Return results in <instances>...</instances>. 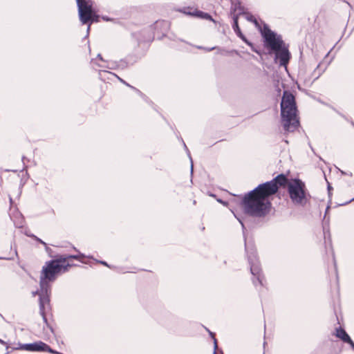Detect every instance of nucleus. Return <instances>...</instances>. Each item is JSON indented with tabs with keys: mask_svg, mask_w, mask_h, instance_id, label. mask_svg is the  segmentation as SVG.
I'll list each match as a JSON object with an SVG mask.
<instances>
[{
	"mask_svg": "<svg viewBox=\"0 0 354 354\" xmlns=\"http://www.w3.org/2000/svg\"><path fill=\"white\" fill-rule=\"evenodd\" d=\"M285 184L292 203L297 206H304L308 201L305 183L299 179L288 181L284 175L280 174L273 180L259 185L244 196L242 201L244 212L257 217L266 216L271 208L269 197L277 192L279 186Z\"/></svg>",
	"mask_w": 354,
	"mask_h": 354,
	"instance_id": "f257e3e1",
	"label": "nucleus"
},
{
	"mask_svg": "<svg viewBox=\"0 0 354 354\" xmlns=\"http://www.w3.org/2000/svg\"><path fill=\"white\" fill-rule=\"evenodd\" d=\"M84 257L83 254L77 255H62L57 257L53 260L46 262L43 266L40 274V289L35 292H32L33 295L36 294L39 297V309L41 315L45 321L46 319L44 316V309L46 306L48 305L50 293V284L57 277L67 272L68 269L73 266L70 263V259H76L81 261V258Z\"/></svg>",
	"mask_w": 354,
	"mask_h": 354,
	"instance_id": "f03ea898",
	"label": "nucleus"
},
{
	"mask_svg": "<svg viewBox=\"0 0 354 354\" xmlns=\"http://www.w3.org/2000/svg\"><path fill=\"white\" fill-rule=\"evenodd\" d=\"M297 107L294 95L284 91L281 102V122L286 131L292 132L299 126Z\"/></svg>",
	"mask_w": 354,
	"mask_h": 354,
	"instance_id": "7ed1b4c3",
	"label": "nucleus"
},
{
	"mask_svg": "<svg viewBox=\"0 0 354 354\" xmlns=\"http://www.w3.org/2000/svg\"><path fill=\"white\" fill-rule=\"evenodd\" d=\"M262 35L265 39L266 46L275 52V62L279 60V65L287 69L290 53L281 35L276 34L266 26L264 27L262 31Z\"/></svg>",
	"mask_w": 354,
	"mask_h": 354,
	"instance_id": "20e7f679",
	"label": "nucleus"
},
{
	"mask_svg": "<svg viewBox=\"0 0 354 354\" xmlns=\"http://www.w3.org/2000/svg\"><path fill=\"white\" fill-rule=\"evenodd\" d=\"M245 252L248 262L250 265V272L253 275L252 281L255 286H263V276L261 274L259 262L257 257L256 250L251 244L245 243Z\"/></svg>",
	"mask_w": 354,
	"mask_h": 354,
	"instance_id": "39448f33",
	"label": "nucleus"
},
{
	"mask_svg": "<svg viewBox=\"0 0 354 354\" xmlns=\"http://www.w3.org/2000/svg\"><path fill=\"white\" fill-rule=\"evenodd\" d=\"M78 13L80 21L83 24H90L91 22L97 21V16L93 10V2L91 0H76ZM90 30V24L87 28V33Z\"/></svg>",
	"mask_w": 354,
	"mask_h": 354,
	"instance_id": "423d86ee",
	"label": "nucleus"
},
{
	"mask_svg": "<svg viewBox=\"0 0 354 354\" xmlns=\"http://www.w3.org/2000/svg\"><path fill=\"white\" fill-rule=\"evenodd\" d=\"M18 348L32 352H48L49 346L43 342L39 341L30 344H21Z\"/></svg>",
	"mask_w": 354,
	"mask_h": 354,
	"instance_id": "0eeeda50",
	"label": "nucleus"
},
{
	"mask_svg": "<svg viewBox=\"0 0 354 354\" xmlns=\"http://www.w3.org/2000/svg\"><path fill=\"white\" fill-rule=\"evenodd\" d=\"M234 23H233V25H232V28L234 30V31L235 32V33L237 35L238 37H239L245 44H247L249 46H250L252 48V49L254 50V51H256L254 50V46L253 44L249 41L242 34V32L241 31V29L239 26V24H238V17L237 16H234Z\"/></svg>",
	"mask_w": 354,
	"mask_h": 354,
	"instance_id": "6e6552de",
	"label": "nucleus"
},
{
	"mask_svg": "<svg viewBox=\"0 0 354 354\" xmlns=\"http://www.w3.org/2000/svg\"><path fill=\"white\" fill-rule=\"evenodd\" d=\"M335 336L340 339L344 343L350 344L351 348L353 347L354 342L351 339L350 336L348 335V333L345 331L344 329L342 328L341 327L336 328Z\"/></svg>",
	"mask_w": 354,
	"mask_h": 354,
	"instance_id": "1a4fd4ad",
	"label": "nucleus"
},
{
	"mask_svg": "<svg viewBox=\"0 0 354 354\" xmlns=\"http://www.w3.org/2000/svg\"><path fill=\"white\" fill-rule=\"evenodd\" d=\"M95 64V62H93ZM95 64L100 68H107L109 69H124L128 66V64L124 60H120L118 63L116 62H111L106 64H100L98 63H95Z\"/></svg>",
	"mask_w": 354,
	"mask_h": 354,
	"instance_id": "9d476101",
	"label": "nucleus"
},
{
	"mask_svg": "<svg viewBox=\"0 0 354 354\" xmlns=\"http://www.w3.org/2000/svg\"><path fill=\"white\" fill-rule=\"evenodd\" d=\"M189 8H184L183 9L180 10V12H183V13L191 15V16H195L201 19H208L210 21H213L212 17L211 15H209L208 13L203 12L202 11L197 10L195 9L193 12H187V10Z\"/></svg>",
	"mask_w": 354,
	"mask_h": 354,
	"instance_id": "9b49d317",
	"label": "nucleus"
},
{
	"mask_svg": "<svg viewBox=\"0 0 354 354\" xmlns=\"http://www.w3.org/2000/svg\"><path fill=\"white\" fill-rule=\"evenodd\" d=\"M10 217L13 220V222L16 227H22L23 223H24V219H23L21 214L17 213L15 216H12Z\"/></svg>",
	"mask_w": 354,
	"mask_h": 354,
	"instance_id": "f8f14e48",
	"label": "nucleus"
},
{
	"mask_svg": "<svg viewBox=\"0 0 354 354\" xmlns=\"http://www.w3.org/2000/svg\"><path fill=\"white\" fill-rule=\"evenodd\" d=\"M103 73H108L109 75H113V76H115L118 78V80L122 82L123 84H124L125 85L131 87L132 89L135 90L138 93H140V91H138V89H136V88H134L133 86H130L129 84H127L126 82H124L122 79L120 78L119 77H118L115 74L113 73H110V72H108L106 71H104Z\"/></svg>",
	"mask_w": 354,
	"mask_h": 354,
	"instance_id": "ddd939ff",
	"label": "nucleus"
},
{
	"mask_svg": "<svg viewBox=\"0 0 354 354\" xmlns=\"http://www.w3.org/2000/svg\"><path fill=\"white\" fill-rule=\"evenodd\" d=\"M245 18L248 21L253 22L257 26H258V22L253 15H250V14H246Z\"/></svg>",
	"mask_w": 354,
	"mask_h": 354,
	"instance_id": "4468645a",
	"label": "nucleus"
},
{
	"mask_svg": "<svg viewBox=\"0 0 354 354\" xmlns=\"http://www.w3.org/2000/svg\"><path fill=\"white\" fill-rule=\"evenodd\" d=\"M198 48H203L204 50H205L206 51H211V50H213L214 49H217V47H212V48H203L201 46H198Z\"/></svg>",
	"mask_w": 354,
	"mask_h": 354,
	"instance_id": "2eb2a0df",
	"label": "nucleus"
},
{
	"mask_svg": "<svg viewBox=\"0 0 354 354\" xmlns=\"http://www.w3.org/2000/svg\"><path fill=\"white\" fill-rule=\"evenodd\" d=\"M100 263L104 265V266H106L109 268H111V266L109 265H108V263L106 262V261H98Z\"/></svg>",
	"mask_w": 354,
	"mask_h": 354,
	"instance_id": "dca6fc26",
	"label": "nucleus"
},
{
	"mask_svg": "<svg viewBox=\"0 0 354 354\" xmlns=\"http://www.w3.org/2000/svg\"><path fill=\"white\" fill-rule=\"evenodd\" d=\"M235 217L238 219V221H239V223L241 224L242 225V227H243V230L244 231V229H245V227H244V225H243V223L242 222V221L238 218L235 214H234Z\"/></svg>",
	"mask_w": 354,
	"mask_h": 354,
	"instance_id": "f3484780",
	"label": "nucleus"
},
{
	"mask_svg": "<svg viewBox=\"0 0 354 354\" xmlns=\"http://www.w3.org/2000/svg\"><path fill=\"white\" fill-rule=\"evenodd\" d=\"M0 343L3 345H6L7 348H8L7 343L1 339H0Z\"/></svg>",
	"mask_w": 354,
	"mask_h": 354,
	"instance_id": "a211bd4d",
	"label": "nucleus"
},
{
	"mask_svg": "<svg viewBox=\"0 0 354 354\" xmlns=\"http://www.w3.org/2000/svg\"><path fill=\"white\" fill-rule=\"evenodd\" d=\"M97 58H99L102 62H106L102 57L101 55L100 54H98L97 55Z\"/></svg>",
	"mask_w": 354,
	"mask_h": 354,
	"instance_id": "6ab92c4d",
	"label": "nucleus"
},
{
	"mask_svg": "<svg viewBox=\"0 0 354 354\" xmlns=\"http://www.w3.org/2000/svg\"><path fill=\"white\" fill-rule=\"evenodd\" d=\"M102 19L104 20V21H109V19L106 17H102Z\"/></svg>",
	"mask_w": 354,
	"mask_h": 354,
	"instance_id": "aec40b11",
	"label": "nucleus"
},
{
	"mask_svg": "<svg viewBox=\"0 0 354 354\" xmlns=\"http://www.w3.org/2000/svg\"><path fill=\"white\" fill-rule=\"evenodd\" d=\"M218 50H219L218 53H221V54H222L225 51L224 50L220 49V48H218Z\"/></svg>",
	"mask_w": 354,
	"mask_h": 354,
	"instance_id": "412c9836",
	"label": "nucleus"
},
{
	"mask_svg": "<svg viewBox=\"0 0 354 354\" xmlns=\"http://www.w3.org/2000/svg\"><path fill=\"white\" fill-rule=\"evenodd\" d=\"M218 201L219 203H221L223 204V205H225V202H223V201L222 200H221V199L218 200Z\"/></svg>",
	"mask_w": 354,
	"mask_h": 354,
	"instance_id": "4be33fe9",
	"label": "nucleus"
},
{
	"mask_svg": "<svg viewBox=\"0 0 354 354\" xmlns=\"http://www.w3.org/2000/svg\"><path fill=\"white\" fill-rule=\"evenodd\" d=\"M192 172H193V165L192 164V165H191V173H192Z\"/></svg>",
	"mask_w": 354,
	"mask_h": 354,
	"instance_id": "5701e85b",
	"label": "nucleus"
},
{
	"mask_svg": "<svg viewBox=\"0 0 354 354\" xmlns=\"http://www.w3.org/2000/svg\"><path fill=\"white\" fill-rule=\"evenodd\" d=\"M39 242H41L42 244L46 245L45 242L42 241L41 240H39Z\"/></svg>",
	"mask_w": 354,
	"mask_h": 354,
	"instance_id": "b1692460",
	"label": "nucleus"
},
{
	"mask_svg": "<svg viewBox=\"0 0 354 354\" xmlns=\"http://www.w3.org/2000/svg\"><path fill=\"white\" fill-rule=\"evenodd\" d=\"M232 52L235 53L236 54H238V52L236 50H232Z\"/></svg>",
	"mask_w": 354,
	"mask_h": 354,
	"instance_id": "393cba45",
	"label": "nucleus"
},
{
	"mask_svg": "<svg viewBox=\"0 0 354 354\" xmlns=\"http://www.w3.org/2000/svg\"><path fill=\"white\" fill-rule=\"evenodd\" d=\"M352 348H353V349L354 350V344L353 345V347H352Z\"/></svg>",
	"mask_w": 354,
	"mask_h": 354,
	"instance_id": "a878e982",
	"label": "nucleus"
},
{
	"mask_svg": "<svg viewBox=\"0 0 354 354\" xmlns=\"http://www.w3.org/2000/svg\"><path fill=\"white\" fill-rule=\"evenodd\" d=\"M352 124H353V127H354V123H353V122L352 123Z\"/></svg>",
	"mask_w": 354,
	"mask_h": 354,
	"instance_id": "bb28decb",
	"label": "nucleus"
}]
</instances>
